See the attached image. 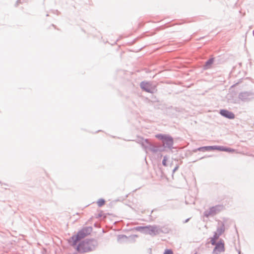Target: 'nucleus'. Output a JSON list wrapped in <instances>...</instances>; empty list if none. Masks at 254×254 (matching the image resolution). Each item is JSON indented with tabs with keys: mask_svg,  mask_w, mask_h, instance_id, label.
Returning <instances> with one entry per match:
<instances>
[{
	"mask_svg": "<svg viewBox=\"0 0 254 254\" xmlns=\"http://www.w3.org/2000/svg\"><path fill=\"white\" fill-rule=\"evenodd\" d=\"M98 245L96 240L94 239H86L80 243L76 247L79 252L86 253L94 250Z\"/></svg>",
	"mask_w": 254,
	"mask_h": 254,
	"instance_id": "nucleus-1",
	"label": "nucleus"
},
{
	"mask_svg": "<svg viewBox=\"0 0 254 254\" xmlns=\"http://www.w3.org/2000/svg\"><path fill=\"white\" fill-rule=\"evenodd\" d=\"M92 231V227L87 226L83 227L82 229L79 230L76 235H73L69 241V242L71 243V245L75 246L76 245L77 243L82 239H83L86 236L90 234Z\"/></svg>",
	"mask_w": 254,
	"mask_h": 254,
	"instance_id": "nucleus-2",
	"label": "nucleus"
},
{
	"mask_svg": "<svg viewBox=\"0 0 254 254\" xmlns=\"http://www.w3.org/2000/svg\"><path fill=\"white\" fill-rule=\"evenodd\" d=\"M155 137L162 140L163 146L171 149L173 148L174 139L169 134H157Z\"/></svg>",
	"mask_w": 254,
	"mask_h": 254,
	"instance_id": "nucleus-3",
	"label": "nucleus"
},
{
	"mask_svg": "<svg viewBox=\"0 0 254 254\" xmlns=\"http://www.w3.org/2000/svg\"><path fill=\"white\" fill-rule=\"evenodd\" d=\"M224 206L222 205H217L212 206L209 210H205L203 213V215L208 218L210 216H214L217 213L223 210Z\"/></svg>",
	"mask_w": 254,
	"mask_h": 254,
	"instance_id": "nucleus-4",
	"label": "nucleus"
},
{
	"mask_svg": "<svg viewBox=\"0 0 254 254\" xmlns=\"http://www.w3.org/2000/svg\"><path fill=\"white\" fill-rule=\"evenodd\" d=\"M140 88L144 91L150 93H154L157 91L156 89V86H154L152 84L151 82H146L145 81H143L141 82L140 84Z\"/></svg>",
	"mask_w": 254,
	"mask_h": 254,
	"instance_id": "nucleus-5",
	"label": "nucleus"
},
{
	"mask_svg": "<svg viewBox=\"0 0 254 254\" xmlns=\"http://www.w3.org/2000/svg\"><path fill=\"white\" fill-rule=\"evenodd\" d=\"M238 98L243 102H249L254 98V92L244 91L239 93Z\"/></svg>",
	"mask_w": 254,
	"mask_h": 254,
	"instance_id": "nucleus-6",
	"label": "nucleus"
},
{
	"mask_svg": "<svg viewBox=\"0 0 254 254\" xmlns=\"http://www.w3.org/2000/svg\"><path fill=\"white\" fill-rule=\"evenodd\" d=\"M149 231L148 232V235L151 236H155L160 233H163L162 227L159 225H149Z\"/></svg>",
	"mask_w": 254,
	"mask_h": 254,
	"instance_id": "nucleus-7",
	"label": "nucleus"
},
{
	"mask_svg": "<svg viewBox=\"0 0 254 254\" xmlns=\"http://www.w3.org/2000/svg\"><path fill=\"white\" fill-rule=\"evenodd\" d=\"M225 251L224 243L222 240H220L215 245L213 250V254H219Z\"/></svg>",
	"mask_w": 254,
	"mask_h": 254,
	"instance_id": "nucleus-8",
	"label": "nucleus"
},
{
	"mask_svg": "<svg viewBox=\"0 0 254 254\" xmlns=\"http://www.w3.org/2000/svg\"><path fill=\"white\" fill-rule=\"evenodd\" d=\"M138 142L140 143L142 147L147 151L151 145V143L149 142L148 139H144L143 138H139L138 139Z\"/></svg>",
	"mask_w": 254,
	"mask_h": 254,
	"instance_id": "nucleus-9",
	"label": "nucleus"
},
{
	"mask_svg": "<svg viewBox=\"0 0 254 254\" xmlns=\"http://www.w3.org/2000/svg\"><path fill=\"white\" fill-rule=\"evenodd\" d=\"M220 114L221 116L229 119H233L235 118V115L234 113L227 110H221L220 111Z\"/></svg>",
	"mask_w": 254,
	"mask_h": 254,
	"instance_id": "nucleus-10",
	"label": "nucleus"
},
{
	"mask_svg": "<svg viewBox=\"0 0 254 254\" xmlns=\"http://www.w3.org/2000/svg\"><path fill=\"white\" fill-rule=\"evenodd\" d=\"M148 150L151 151L153 153H156L157 152H161L163 150L161 147L154 145L151 144Z\"/></svg>",
	"mask_w": 254,
	"mask_h": 254,
	"instance_id": "nucleus-11",
	"label": "nucleus"
},
{
	"mask_svg": "<svg viewBox=\"0 0 254 254\" xmlns=\"http://www.w3.org/2000/svg\"><path fill=\"white\" fill-rule=\"evenodd\" d=\"M135 230L143 234H148V232L149 230V225L145 226H137L135 228Z\"/></svg>",
	"mask_w": 254,
	"mask_h": 254,
	"instance_id": "nucleus-12",
	"label": "nucleus"
},
{
	"mask_svg": "<svg viewBox=\"0 0 254 254\" xmlns=\"http://www.w3.org/2000/svg\"><path fill=\"white\" fill-rule=\"evenodd\" d=\"M214 149H217L220 151H227L229 152H232L234 151L233 149L225 147L222 146H214Z\"/></svg>",
	"mask_w": 254,
	"mask_h": 254,
	"instance_id": "nucleus-13",
	"label": "nucleus"
},
{
	"mask_svg": "<svg viewBox=\"0 0 254 254\" xmlns=\"http://www.w3.org/2000/svg\"><path fill=\"white\" fill-rule=\"evenodd\" d=\"M214 62V58H210L208 60H207L204 65V69H209L211 67V65Z\"/></svg>",
	"mask_w": 254,
	"mask_h": 254,
	"instance_id": "nucleus-14",
	"label": "nucleus"
},
{
	"mask_svg": "<svg viewBox=\"0 0 254 254\" xmlns=\"http://www.w3.org/2000/svg\"><path fill=\"white\" fill-rule=\"evenodd\" d=\"M214 146H203L200 147L197 149L198 150L200 151H209L210 150H214Z\"/></svg>",
	"mask_w": 254,
	"mask_h": 254,
	"instance_id": "nucleus-15",
	"label": "nucleus"
},
{
	"mask_svg": "<svg viewBox=\"0 0 254 254\" xmlns=\"http://www.w3.org/2000/svg\"><path fill=\"white\" fill-rule=\"evenodd\" d=\"M225 231L224 224L222 223L221 225L217 228V231L215 232L216 233L218 234V236H220Z\"/></svg>",
	"mask_w": 254,
	"mask_h": 254,
	"instance_id": "nucleus-16",
	"label": "nucleus"
},
{
	"mask_svg": "<svg viewBox=\"0 0 254 254\" xmlns=\"http://www.w3.org/2000/svg\"><path fill=\"white\" fill-rule=\"evenodd\" d=\"M127 239V237L125 235H119L118 236V241L120 242H122L124 241H126Z\"/></svg>",
	"mask_w": 254,
	"mask_h": 254,
	"instance_id": "nucleus-17",
	"label": "nucleus"
},
{
	"mask_svg": "<svg viewBox=\"0 0 254 254\" xmlns=\"http://www.w3.org/2000/svg\"><path fill=\"white\" fill-rule=\"evenodd\" d=\"M97 203L99 207H101L105 203V200L103 198H100L97 201Z\"/></svg>",
	"mask_w": 254,
	"mask_h": 254,
	"instance_id": "nucleus-18",
	"label": "nucleus"
},
{
	"mask_svg": "<svg viewBox=\"0 0 254 254\" xmlns=\"http://www.w3.org/2000/svg\"><path fill=\"white\" fill-rule=\"evenodd\" d=\"M168 159V157L167 156H164L163 157V159L162 160V165L164 166H167V160Z\"/></svg>",
	"mask_w": 254,
	"mask_h": 254,
	"instance_id": "nucleus-19",
	"label": "nucleus"
},
{
	"mask_svg": "<svg viewBox=\"0 0 254 254\" xmlns=\"http://www.w3.org/2000/svg\"><path fill=\"white\" fill-rule=\"evenodd\" d=\"M163 254H173V253L171 250L167 249L165 251Z\"/></svg>",
	"mask_w": 254,
	"mask_h": 254,
	"instance_id": "nucleus-20",
	"label": "nucleus"
},
{
	"mask_svg": "<svg viewBox=\"0 0 254 254\" xmlns=\"http://www.w3.org/2000/svg\"><path fill=\"white\" fill-rule=\"evenodd\" d=\"M219 236H218V234H217V233L214 232L213 237L212 239H214V240H217L219 238Z\"/></svg>",
	"mask_w": 254,
	"mask_h": 254,
	"instance_id": "nucleus-21",
	"label": "nucleus"
},
{
	"mask_svg": "<svg viewBox=\"0 0 254 254\" xmlns=\"http://www.w3.org/2000/svg\"><path fill=\"white\" fill-rule=\"evenodd\" d=\"M216 240H214V239H211V244H212V245H216L217 244V243H216Z\"/></svg>",
	"mask_w": 254,
	"mask_h": 254,
	"instance_id": "nucleus-22",
	"label": "nucleus"
},
{
	"mask_svg": "<svg viewBox=\"0 0 254 254\" xmlns=\"http://www.w3.org/2000/svg\"><path fill=\"white\" fill-rule=\"evenodd\" d=\"M179 167V165H176V166L173 170V173H175L178 169Z\"/></svg>",
	"mask_w": 254,
	"mask_h": 254,
	"instance_id": "nucleus-23",
	"label": "nucleus"
},
{
	"mask_svg": "<svg viewBox=\"0 0 254 254\" xmlns=\"http://www.w3.org/2000/svg\"><path fill=\"white\" fill-rule=\"evenodd\" d=\"M190 219V218H188V219H186V220L184 221V223H187V222L189 221Z\"/></svg>",
	"mask_w": 254,
	"mask_h": 254,
	"instance_id": "nucleus-24",
	"label": "nucleus"
}]
</instances>
